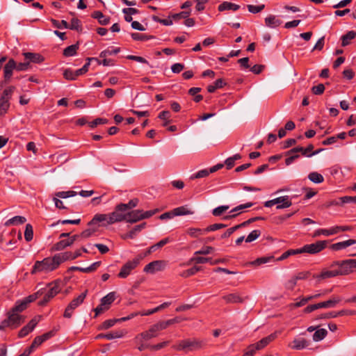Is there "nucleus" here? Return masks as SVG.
<instances>
[{"mask_svg":"<svg viewBox=\"0 0 356 356\" xmlns=\"http://www.w3.org/2000/svg\"><path fill=\"white\" fill-rule=\"evenodd\" d=\"M261 235V231L259 229H254L252 231L248 236L245 238V242L250 243L257 238H258Z\"/></svg>","mask_w":356,"mask_h":356,"instance_id":"864d4df0","label":"nucleus"},{"mask_svg":"<svg viewBox=\"0 0 356 356\" xmlns=\"http://www.w3.org/2000/svg\"><path fill=\"white\" fill-rule=\"evenodd\" d=\"M91 17L94 19H97L101 25H107L110 22V17L105 16L101 11H94Z\"/></svg>","mask_w":356,"mask_h":356,"instance_id":"cd10ccee","label":"nucleus"},{"mask_svg":"<svg viewBox=\"0 0 356 356\" xmlns=\"http://www.w3.org/2000/svg\"><path fill=\"white\" fill-rule=\"evenodd\" d=\"M325 90V86L323 83H319L317 86L312 88V92L316 95H320L323 93Z\"/></svg>","mask_w":356,"mask_h":356,"instance_id":"774afa93","label":"nucleus"},{"mask_svg":"<svg viewBox=\"0 0 356 356\" xmlns=\"http://www.w3.org/2000/svg\"><path fill=\"white\" fill-rule=\"evenodd\" d=\"M277 337V333L274 332L270 334V335L261 339L258 342L253 343L254 346L257 348V350H261L265 348L267 345H268L270 342L274 341Z\"/></svg>","mask_w":356,"mask_h":356,"instance_id":"a211bd4d","label":"nucleus"},{"mask_svg":"<svg viewBox=\"0 0 356 356\" xmlns=\"http://www.w3.org/2000/svg\"><path fill=\"white\" fill-rule=\"evenodd\" d=\"M229 208V207L228 205H222V206L218 207L212 211V214L214 216H220L224 212H225L227 210H228Z\"/></svg>","mask_w":356,"mask_h":356,"instance_id":"e2e57ef3","label":"nucleus"},{"mask_svg":"<svg viewBox=\"0 0 356 356\" xmlns=\"http://www.w3.org/2000/svg\"><path fill=\"white\" fill-rule=\"evenodd\" d=\"M253 204H254L252 202H247L245 204H240V205L236 207L235 208H234L233 209H232L229 212L231 214L225 216L222 218V219L223 220H229V219L234 218L238 215V213H234V212L242 210V209L250 208Z\"/></svg>","mask_w":356,"mask_h":356,"instance_id":"393cba45","label":"nucleus"},{"mask_svg":"<svg viewBox=\"0 0 356 356\" xmlns=\"http://www.w3.org/2000/svg\"><path fill=\"white\" fill-rule=\"evenodd\" d=\"M115 300V292H110L106 296L103 297L100 302H102V305H105L106 307H109L110 305L112 304V302H114Z\"/></svg>","mask_w":356,"mask_h":356,"instance_id":"a19ab883","label":"nucleus"},{"mask_svg":"<svg viewBox=\"0 0 356 356\" xmlns=\"http://www.w3.org/2000/svg\"><path fill=\"white\" fill-rule=\"evenodd\" d=\"M26 221V219L24 216H16L13 218L8 220L5 222L6 226H11V225H18L24 223Z\"/></svg>","mask_w":356,"mask_h":356,"instance_id":"e433bc0d","label":"nucleus"},{"mask_svg":"<svg viewBox=\"0 0 356 356\" xmlns=\"http://www.w3.org/2000/svg\"><path fill=\"white\" fill-rule=\"evenodd\" d=\"M309 341L304 338L295 339L293 341L292 348L296 350H301L309 346Z\"/></svg>","mask_w":356,"mask_h":356,"instance_id":"473e14b6","label":"nucleus"},{"mask_svg":"<svg viewBox=\"0 0 356 356\" xmlns=\"http://www.w3.org/2000/svg\"><path fill=\"white\" fill-rule=\"evenodd\" d=\"M337 275H339V272L337 270H323L319 275H314V277L317 279H327L330 277H334Z\"/></svg>","mask_w":356,"mask_h":356,"instance_id":"c85d7f7f","label":"nucleus"},{"mask_svg":"<svg viewBox=\"0 0 356 356\" xmlns=\"http://www.w3.org/2000/svg\"><path fill=\"white\" fill-rule=\"evenodd\" d=\"M142 259V255L138 254L133 260L128 261L122 266L119 273L118 274V277L120 278L127 277L131 274V272L138 266Z\"/></svg>","mask_w":356,"mask_h":356,"instance_id":"0eeeda50","label":"nucleus"},{"mask_svg":"<svg viewBox=\"0 0 356 356\" xmlns=\"http://www.w3.org/2000/svg\"><path fill=\"white\" fill-rule=\"evenodd\" d=\"M62 282L56 280L54 282L49 284V290L44 295L43 298L39 301L40 306H45L55 296H56L61 290Z\"/></svg>","mask_w":356,"mask_h":356,"instance_id":"20e7f679","label":"nucleus"},{"mask_svg":"<svg viewBox=\"0 0 356 356\" xmlns=\"http://www.w3.org/2000/svg\"><path fill=\"white\" fill-rule=\"evenodd\" d=\"M175 216L191 215L194 211L189 209L186 205L177 207L173 209Z\"/></svg>","mask_w":356,"mask_h":356,"instance_id":"f704fd0d","label":"nucleus"},{"mask_svg":"<svg viewBox=\"0 0 356 356\" xmlns=\"http://www.w3.org/2000/svg\"><path fill=\"white\" fill-rule=\"evenodd\" d=\"M339 266L337 269L339 275H348L356 268V259H349L343 261H336L331 264V267Z\"/></svg>","mask_w":356,"mask_h":356,"instance_id":"7ed1b4c3","label":"nucleus"},{"mask_svg":"<svg viewBox=\"0 0 356 356\" xmlns=\"http://www.w3.org/2000/svg\"><path fill=\"white\" fill-rule=\"evenodd\" d=\"M109 220V214L97 213L94 216L92 219L88 223V226H92L97 222H103L104 226L108 225L107 221Z\"/></svg>","mask_w":356,"mask_h":356,"instance_id":"5701e85b","label":"nucleus"},{"mask_svg":"<svg viewBox=\"0 0 356 356\" xmlns=\"http://www.w3.org/2000/svg\"><path fill=\"white\" fill-rule=\"evenodd\" d=\"M354 244H356V240H355V239H348V240H346V241H344L338 242V243L332 244L330 246V248L332 250L338 251V250H340L346 249V248H348V247H349V246H350L352 245H354Z\"/></svg>","mask_w":356,"mask_h":356,"instance_id":"aec40b11","label":"nucleus"},{"mask_svg":"<svg viewBox=\"0 0 356 356\" xmlns=\"http://www.w3.org/2000/svg\"><path fill=\"white\" fill-rule=\"evenodd\" d=\"M191 10L181 11L179 13L172 14L168 16V18H172L175 22L179 21L181 19H186L190 16Z\"/></svg>","mask_w":356,"mask_h":356,"instance_id":"58836bf2","label":"nucleus"},{"mask_svg":"<svg viewBox=\"0 0 356 356\" xmlns=\"http://www.w3.org/2000/svg\"><path fill=\"white\" fill-rule=\"evenodd\" d=\"M7 320L10 325V328L13 330L18 327L25 321V317L22 315L13 312L12 310L8 312Z\"/></svg>","mask_w":356,"mask_h":356,"instance_id":"9b49d317","label":"nucleus"},{"mask_svg":"<svg viewBox=\"0 0 356 356\" xmlns=\"http://www.w3.org/2000/svg\"><path fill=\"white\" fill-rule=\"evenodd\" d=\"M240 8V6L228 2V1H224L221 4L218 6V10L220 12L225 11V10H234L236 11Z\"/></svg>","mask_w":356,"mask_h":356,"instance_id":"7c9ffc66","label":"nucleus"},{"mask_svg":"<svg viewBox=\"0 0 356 356\" xmlns=\"http://www.w3.org/2000/svg\"><path fill=\"white\" fill-rule=\"evenodd\" d=\"M127 218V212L125 211L120 204L116 205L114 211L109 213V220L107 224H114L122 221H126Z\"/></svg>","mask_w":356,"mask_h":356,"instance_id":"1a4fd4ad","label":"nucleus"},{"mask_svg":"<svg viewBox=\"0 0 356 356\" xmlns=\"http://www.w3.org/2000/svg\"><path fill=\"white\" fill-rule=\"evenodd\" d=\"M222 299L227 303H239L243 302V299L237 293H230L222 296Z\"/></svg>","mask_w":356,"mask_h":356,"instance_id":"2f4dec72","label":"nucleus"},{"mask_svg":"<svg viewBox=\"0 0 356 356\" xmlns=\"http://www.w3.org/2000/svg\"><path fill=\"white\" fill-rule=\"evenodd\" d=\"M227 226V225L222 224V223H215V224L211 225L208 226L207 228H205V231L207 232H214L218 229L225 228Z\"/></svg>","mask_w":356,"mask_h":356,"instance_id":"338daca9","label":"nucleus"},{"mask_svg":"<svg viewBox=\"0 0 356 356\" xmlns=\"http://www.w3.org/2000/svg\"><path fill=\"white\" fill-rule=\"evenodd\" d=\"M146 227V222H143L140 225H136L131 230H130L127 234H124L122 235V238L127 239V238H134L136 235L145 227Z\"/></svg>","mask_w":356,"mask_h":356,"instance_id":"4be33fe9","label":"nucleus"},{"mask_svg":"<svg viewBox=\"0 0 356 356\" xmlns=\"http://www.w3.org/2000/svg\"><path fill=\"white\" fill-rule=\"evenodd\" d=\"M337 312H329L316 316L315 320L337 318Z\"/></svg>","mask_w":356,"mask_h":356,"instance_id":"4d7b16f0","label":"nucleus"},{"mask_svg":"<svg viewBox=\"0 0 356 356\" xmlns=\"http://www.w3.org/2000/svg\"><path fill=\"white\" fill-rule=\"evenodd\" d=\"M79 48V42L70 45L63 50V56L65 57L73 56L76 54V51Z\"/></svg>","mask_w":356,"mask_h":356,"instance_id":"c9c22d12","label":"nucleus"},{"mask_svg":"<svg viewBox=\"0 0 356 356\" xmlns=\"http://www.w3.org/2000/svg\"><path fill=\"white\" fill-rule=\"evenodd\" d=\"M337 234V230H336V227H332L330 229H317L314 232V234H313V237H317L321 234L323 235H325V236H330V235H334V234Z\"/></svg>","mask_w":356,"mask_h":356,"instance_id":"4c0bfd02","label":"nucleus"},{"mask_svg":"<svg viewBox=\"0 0 356 356\" xmlns=\"http://www.w3.org/2000/svg\"><path fill=\"white\" fill-rule=\"evenodd\" d=\"M157 335L158 332H156L154 326L152 325L148 330L141 332L136 338L138 339L140 337L142 339L147 341L157 337Z\"/></svg>","mask_w":356,"mask_h":356,"instance_id":"bb28decb","label":"nucleus"},{"mask_svg":"<svg viewBox=\"0 0 356 356\" xmlns=\"http://www.w3.org/2000/svg\"><path fill=\"white\" fill-rule=\"evenodd\" d=\"M131 36L133 40L137 41H145L154 38V36L153 35H147L139 33H132L131 34Z\"/></svg>","mask_w":356,"mask_h":356,"instance_id":"a18cd8bd","label":"nucleus"},{"mask_svg":"<svg viewBox=\"0 0 356 356\" xmlns=\"http://www.w3.org/2000/svg\"><path fill=\"white\" fill-rule=\"evenodd\" d=\"M124 332L122 331H114L105 334V339L111 340L113 339L120 338L123 337Z\"/></svg>","mask_w":356,"mask_h":356,"instance_id":"680f3d73","label":"nucleus"},{"mask_svg":"<svg viewBox=\"0 0 356 356\" xmlns=\"http://www.w3.org/2000/svg\"><path fill=\"white\" fill-rule=\"evenodd\" d=\"M23 56L29 64L30 63H41L44 60V57L38 53L24 52L23 53Z\"/></svg>","mask_w":356,"mask_h":356,"instance_id":"f3484780","label":"nucleus"},{"mask_svg":"<svg viewBox=\"0 0 356 356\" xmlns=\"http://www.w3.org/2000/svg\"><path fill=\"white\" fill-rule=\"evenodd\" d=\"M284 155L287 156V158L285 159V164L286 165H291L296 159H298L300 157V154L297 153H291V149L286 152L284 153Z\"/></svg>","mask_w":356,"mask_h":356,"instance_id":"c03bdc74","label":"nucleus"},{"mask_svg":"<svg viewBox=\"0 0 356 356\" xmlns=\"http://www.w3.org/2000/svg\"><path fill=\"white\" fill-rule=\"evenodd\" d=\"M140 220H143L141 210L138 209L127 212V218L126 222L135 223Z\"/></svg>","mask_w":356,"mask_h":356,"instance_id":"a878e982","label":"nucleus"},{"mask_svg":"<svg viewBox=\"0 0 356 356\" xmlns=\"http://www.w3.org/2000/svg\"><path fill=\"white\" fill-rule=\"evenodd\" d=\"M33 237V227L31 224H26L24 232V238L27 242L31 241Z\"/></svg>","mask_w":356,"mask_h":356,"instance_id":"603ef678","label":"nucleus"},{"mask_svg":"<svg viewBox=\"0 0 356 356\" xmlns=\"http://www.w3.org/2000/svg\"><path fill=\"white\" fill-rule=\"evenodd\" d=\"M264 8H265L264 4H261V5H258V6L248 5V11L250 13H252L254 14L261 12V10H263L264 9Z\"/></svg>","mask_w":356,"mask_h":356,"instance_id":"69168bd1","label":"nucleus"},{"mask_svg":"<svg viewBox=\"0 0 356 356\" xmlns=\"http://www.w3.org/2000/svg\"><path fill=\"white\" fill-rule=\"evenodd\" d=\"M60 259V264L67 260H74L77 257L81 256V252L80 250H76L74 252H65L57 254Z\"/></svg>","mask_w":356,"mask_h":356,"instance_id":"412c9836","label":"nucleus"},{"mask_svg":"<svg viewBox=\"0 0 356 356\" xmlns=\"http://www.w3.org/2000/svg\"><path fill=\"white\" fill-rule=\"evenodd\" d=\"M138 203V200L137 198H135V199H132V200H129V202L127 204L120 203V207H122V209L125 211L128 212L131 209L136 207L137 206Z\"/></svg>","mask_w":356,"mask_h":356,"instance_id":"09e8293b","label":"nucleus"},{"mask_svg":"<svg viewBox=\"0 0 356 356\" xmlns=\"http://www.w3.org/2000/svg\"><path fill=\"white\" fill-rule=\"evenodd\" d=\"M204 344L202 341L197 339H184L180 341L174 348L177 350L192 351L201 348Z\"/></svg>","mask_w":356,"mask_h":356,"instance_id":"423d86ee","label":"nucleus"},{"mask_svg":"<svg viewBox=\"0 0 356 356\" xmlns=\"http://www.w3.org/2000/svg\"><path fill=\"white\" fill-rule=\"evenodd\" d=\"M138 203V200L137 198H135V199H132V200H129V202L127 204L120 203V207H122V209L125 211L128 212L131 209L136 207L137 206Z\"/></svg>","mask_w":356,"mask_h":356,"instance_id":"de8ad7c7","label":"nucleus"},{"mask_svg":"<svg viewBox=\"0 0 356 356\" xmlns=\"http://www.w3.org/2000/svg\"><path fill=\"white\" fill-rule=\"evenodd\" d=\"M282 23V22L274 15H270L265 19L266 25L270 28L279 26Z\"/></svg>","mask_w":356,"mask_h":356,"instance_id":"72a5a7b5","label":"nucleus"},{"mask_svg":"<svg viewBox=\"0 0 356 356\" xmlns=\"http://www.w3.org/2000/svg\"><path fill=\"white\" fill-rule=\"evenodd\" d=\"M108 122V120L107 119L98 118L94 120L93 121L89 122V127L91 129H94L97 125L107 124Z\"/></svg>","mask_w":356,"mask_h":356,"instance_id":"052dcab7","label":"nucleus"},{"mask_svg":"<svg viewBox=\"0 0 356 356\" xmlns=\"http://www.w3.org/2000/svg\"><path fill=\"white\" fill-rule=\"evenodd\" d=\"M327 334V331L324 328L316 330L313 334V340L314 341H320L323 340Z\"/></svg>","mask_w":356,"mask_h":356,"instance_id":"79ce46f5","label":"nucleus"},{"mask_svg":"<svg viewBox=\"0 0 356 356\" xmlns=\"http://www.w3.org/2000/svg\"><path fill=\"white\" fill-rule=\"evenodd\" d=\"M80 238L79 234H75L72 236H69L67 239H63L55 243L52 250L55 251L62 250L67 247L71 246L76 240Z\"/></svg>","mask_w":356,"mask_h":356,"instance_id":"f8f14e48","label":"nucleus"},{"mask_svg":"<svg viewBox=\"0 0 356 356\" xmlns=\"http://www.w3.org/2000/svg\"><path fill=\"white\" fill-rule=\"evenodd\" d=\"M15 90V86H9L8 88H6L3 90V92H2V95L0 98V101L9 102L12 97L13 93Z\"/></svg>","mask_w":356,"mask_h":356,"instance_id":"ea45409f","label":"nucleus"},{"mask_svg":"<svg viewBox=\"0 0 356 356\" xmlns=\"http://www.w3.org/2000/svg\"><path fill=\"white\" fill-rule=\"evenodd\" d=\"M60 23L65 29L76 30L79 32L82 31L81 22L78 18H73L71 20L70 24H69L65 20H61Z\"/></svg>","mask_w":356,"mask_h":356,"instance_id":"6ab92c4d","label":"nucleus"},{"mask_svg":"<svg viewBox=\"0 0 356 356\" xmlns=\"http://www.w3.org/2000/svg\"><path fill=\"white\" fill-rule=\"evenodd\" d=\"M342 298L338 296H333L329 300L323 302H318V306L321 308H334L336 305L341 301Z\"/></svg>","mask_w":356,"mask_h":356,"instance_id":"2eb2a0df","label":"nucleus"},{"mask_svg":"<svg viewBox=\"0 0 356 356\" xmlns=\"http://www.w3.org/2000/svg\"><path fill=\"white\" fill-rule=\"evenodd\" d=\"M190 262H193L197 264L209 262L211 265H216L219 263L224 262V259H220L213 260L211 257H193L190 259Z\"/></svg>","mask_w":356,"mask_h":356,"instance_id":"dca6fc26","label":"nucleus"},{"mask_svg":"<svg viewBox=\"0 0 356 356\" xmlns=\"http://www.w3.org/2000/svg\"><path fill=\"white\" fill-rule=\"evenodd\" d=\"M308 178L310 181L316 184H320L324 181L323 175L316 172H312L309 173Z\"/></svg>","mask_w":356,"mask_h":356,"instance_id":"49530a36","label":"nucleus"},{"mask_svg":"<svg viewBox=\"0 0 356 356\" xmlns=\"http://www.w3.org/2000/svg\"><path fill=\"white\" fill-rule=\"evenodd\" d=\"M162 261H154L147 264L143 270L147 273H154L156 271L161 270Z\"/></svg>","mask_w":356,"mask_h":356,"instance_id":"b1692460","label":"nucleus"},{"mask_svg":"<svg viewBox=\"0 0 356 356\" xmlns=\"http://www.w3.org/2000/svg\"><path fill=\"white\" fill-rule=\"evenodd\" d=\"M152 18L153 21L160 23L164 26H171L173 24V22H172L173 19L172 18L161 19L156 15H153L152 17Z\"/></svg>","mask_w":356,"mask_h":356,"instance_id":"5fc2aeb1","label":"nucleus"},{"mask_svg":"<svg viewBox=\"0 0 356 356\" xmlns=\"http://www.w3.org/2000/svg\"><path fill=\"white\" fill-rule=\"evenodd\" d=\"M120 51V49L119 47L115 48L112 50L106 49V50L102 51L100 53L99 57L100 58H106L108 56L115 55L118 53H119Z\"/></svg>","mask_w":356,"mask_h":356,"instance_id":"0e129e2a","label":"nucleus"},{"mask_svg":"<svg viewBox=\"0 0 356 356\" xmlns=\"http://www.w3.org/2000/svg\"><path fill=\"white\" fill-rule=\"evenodd\" d=\"M87 291L81 293L78 297L74 298L65 308L63 314L65 318H70L72 317L74 310L81 305L86 298Z\"/></svg>","mask_w":356,"mask_h":356,"instance_id":"6e6552de","label":"nucleus"},{"mask_svg":"<svg viewBox=\"0 0 356 356\" xmlns=\"http://www.w3.org/2000/svg\"><path fill=\"white\" fill-rule=\"evenodd\" d=\"M201 270H202V266H195L189 269H187V270L183 271L180 274V276L182 277H188L190 276L195 275L196 273H197L198 271H200Z\"/></svg>","mask_w":356,"mask_h":356,"instance_id":"37998d69","label":"nucleus"},{"mask_svg":"<svg viewBox=\"0 0 356 356\" xmlns=\"http://www.w3.org/2000/svg\"><path fill=\"white\" fill-rule=\"evenodd\" d=\"M42 294H43V291L41 289L35 293L29 295V296L24 298L21 300L17 301L15 306L11 309V310L13 311V312H15L17 314L22 312L28 307V305L31 302H34Z\"/></svg>","mask_w":356,"mask_h":356,"instance_id":"f03ea898","label":"nucleus"},{"mask_svg":"<svg viewBox=\"0 0 356 356\" xmlns=\"http://www.w3.org/2000/svg\"><path fill=\"white\" fill-rule=\"evenodd\" d=\"M300 254V248L298 249H290V250H288L287 251L284 252L278 259H277V261H282V260H284L286 259V258H288L290 256H292V255H296V254Z\"/></svg>","mask_w":356,"mask_h":356,"instance_id":"3c124183","label":"nucleus"},{"mask_svg":"<svg viewBox=\"0 0 356 356\" xmlns=\"http://www.w3.org/2000/svg\"><path fill=\"white\" fill-rule=\"evenodd\" d=\"M187 233L188 235H190L191 237L196 238L199 235H202L207 233L205 231V229H200V228H189L187 230Z\"/></svg>","mask_w":356,"mask_h":356,"instance_id":"8fccbe9b","label":"nucleus"},{"mask_svg":"<svg viewBox=\"0 0 356 356\" xmlns=\"http://www.w3.org/2000/svg\"><path fill=\"white\" fill-rule=\"evenodd\" d=\"M275 204L277 205V209L288 208L291 206L292 202L289 200V197L287 195L277 197L275 199L266 201L264 203L266 207H271Z\"/></svg>","mask_w":356,"mask_h":356,"instance_id":"9d476101","label":"nucleus"},{"mask_svg":"<svg viewBox=\"0 0 356 356\" xmlns=\"http://www.w3.org/2000/svg\"><path fill=\"white\" fill-rule=\"evenodd\" d=\"M38 324V321L36 320L35 318H33L32 320H31L29 321V323L24 326L19 332L18 333V337L19 338H23L24 337H26V335H28L30 332H31L35 327L36 326V325Z\"/></svg>","mask_w":356,"mask_h":356,"instance_id":"4468645a","label":"nucleus"},{"mask_svg":"<svg viewBox=\"0 0 356 356\" xmlns=\"http://www.w3.org/2000/svg\"><path fill=\"white\" fill-rule=\"evenodd\" d=\"M76 195V192L74 191H60L55 194L56 197L60 198H67L70 197H74Z\"/></svg>","mask_w":356,"mask_h":356,"instance_id":"6e6d98bb","label":"nucleus"},{"mask_svg":"<svg viewBox=\"0 0 356 356\" xmlns=\"http://www.w3.org/2000/svg\"><path fill=\"white\" fill-rule=\"evenodd\" d=\"M117 323L116 318L108 319L104 321L102 325L99 326V330H107L111 327H113Z\"/></svg>","mask_w":356,"mask_h":356,"instance_id":"13d9d810","label":"nucleus"},{"mask_svg":"<svg viewBox=\"0 0 356 356\" xmlns=\"http://www.w3.org/2000/svg\"><path fill=\"white\" fill-rule=\"evenodd\" d=\"M329 241L327 240L317 241L315 243L305 245L300 248V254L308 253L310 254H316L325 249Z\"/></svg>","mask_w":356,"mask_h":356,"instance_id":"39448f33","label":"nucleus"},{"mask_svg":"<svg viewBox=\"0 0 356 356\" xmlns=\"http://www.w3.org/2000/svg\"><path fill=\"white\" fill-rule=\"evenodd\" d=\"M16 67V62L14 59L10 58L5 65L3 68V77L6 83L8 82L13 75V71Z\"/></svg>","mask_w":356,"mask_h":356,"instance_id":"ddd939ff","label":"nucleus"},{"mask_svg":"<svg viewBox=\"0 0 356 356\" xmlns=\"http://www.w3.org/2000/svg\"><path fill=\"white\" fill-rule=\"evenodd\" d=\"M209 175V172H208V170L203 169V170H199L198 172H197L195 174H193L191 176L190 179H200V178L206 177Z\"/></svg>","mask_w":356,"mask_h":356,"instance_id":"bf43d9fd","label":"nucleus"},{"mask_svg":"<svg viewBox=\"0 0 356 356\" xmlns=\"http://www.w3.org/2000/svg\"><path fill=\"white\" fill-rule=\"evenodd\" d=\"M356 37V32L354 31H349L346 34L343 35L341 38V46L346 47L350 44V41Z\"/></svg>","mask_w":356,"mask_h":356,"instance_id":"c756f323","label":"nucleus"},{"mask_svg":"<svg viewBox=\"0 0 356 356\" xmlns=\"http://www.w3.org/2000/svg\"><path fill=\"white\" fill-rule=\"evenodd\" d=\"M60 264V259L56 254L53 257H47L42 261H36L31 270L32 274L38 272H49L56 269Z\"/></svg>","mask_w":356,"mask_h":356,"instance_id":"f257e3e1","label":"nucleus"}]
</instances>
